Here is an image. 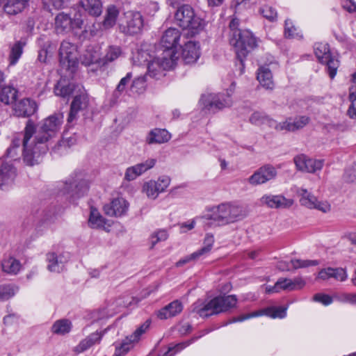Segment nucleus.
I'll return each mask as SVG.
<instances>
[{"label": "nucleus", "instance_id": "1", "mask_svg": "<svg viewBox=\"0 0 356 356\" xmlns=\"http://www.w3.org/2000/svg\"><path fill=\"white\" fill-rule=\"evenodd\" d=\"M63 123V115L60 113L44 119L37 131L33 122L27 121L22 140L24 160L27 165H33L40 156L48 151L51 141L58 136Z\"/></svg>", "mask_w": 356, "mask_h": 356}, {"label": "nucleus", "instance_id": "2", "mask_svg": "<svg viewBox=\"0 0 356 356\" xmlns=\"http://www.w3.org/2000/svg\"><path fill=\"white\" fill-rule=\"evenodd\" d=\"M238 20L233 19L229 24L232 31L230 44L233 46L237 58L241 63L248 54L257 46V39L248 30H238Z\"/></svg>", "mask_w": 356, "mask_h": 356}, {"label": "nucleus", "instance_id": "3", "mask_svg": "<svg viewBox=\"0 0 356 356\" xmlns=\"http://www.w3.org/2000/svg\"><path fill=\"white\" fill-rule=\"evenodd\" d=\"M237 304V298L234 295L219 296L207 302L198 300L193 305V312L202 317H207L213 314L226 312L234 308Z\"/></svg>", "mask_w": 356, "mask_h": 356}, {"label": "nucleus", "instance_id": "4", "mask_svg": "<svg viewBox=\"0 0 356 356\" xmlns=\"http://www.w3.org/2000/svg\"><path fill=\"white\" fill-rule=\"evenodd\" d=\"M246 216L247 213L243 207L227 202L213 208L211 213L207 214L204 218L213 221L218 225H225L240 221Z\"/></svg>", "mask_w": 356, "mask_h": 356}, {"label": "nucleus", "instance_id": "5", "mask_svg": "<svg viewBox=\"0 0 356 356\" xmlns=\"http://www.w3.org/2000/svg\"><path fill=\"white\" fill-rule=\"evenodd\" d=\"M175 18L178 26L183 29L191 30L193 34L198 33L204 26L203 19L198 17L193 8L188 4L178 8Z\"/></svg>", "mask_w": 356, "mask_h": 356}, {"label": "nucleus", "instance_id": "6", "mask_svg": "<svg viewBox=\"0 0 356 356\" xmlns=\"http://www.w3.org/2000/svg\"><path fill=\"white\" fill-rule=\"evenodd\" d=\"M200 102L203 109L212 113L229 108L233 104V100L229 92L204 94L202 95Z\"/></svg>", "mask_w": 356, "mask_h": 356}, {"label": "nucleus", "instance_id": "7", "mask_svg": "<svg viewBox=\"0 0 356 356\" xmlns=\"http://www.w3.org/2000/svg\"><path fill=\"white\" fill-rule=\"evenodd\" d=\"M172 55V51L171 50L163 51L161 55L149 63L147 65V75L152 78L159 79L164 75L163 71L172 69L176 63L175 58H170Z\"/></svg>", "mask_w": 356, "mask_h": 356}, {"label": "nucleus", "instance_id": "8", "mask_svg": "<svg viewBox=\"0 0 356 356\" xmlns=\"http://www.w3.org/2000/svg\"><path fill=\"white\" fill-rule=\"evenodd\" d=\"M120 29L122 32L129 35L140 33L144 26L143 17L140 13L129 10L124 14V17L120 20Z\"/></svg>", "mask_w": 356, "mask_h": 356}, {"label": "nucleus", "instance_id": "9", "mask_svg": "<svg viewBox=\"0 0 356 356\" xmlns=\"http://www.w3.org/2000/svg\"><path fill=\"white\" fill-rule=\"evenodd\" d=\"M314 53L319 62L327 65L330 79H334L339 66V62L332 56L328 44L322 42L316 43Z\"/></svg>", "mask_w": 356, "mask_h": 356}, {"label": "nucleus", "instance_id": "10", "mask_svg": "<svg viewBox=\"0 0 356 356\" xmlns=\"http://www.w3.org/2000/svg\"><path fill=\"white\" fill-rule=\"evenodd\" d=\"M59 60L63 67L73 72L78 65L76 46L67 40L63 41L59 49Z\"/></svg>", "mask_w": 356, "mask_h": 356}, {"label": "nucleus", "instance_id": "11", "mask_svg": "<svg viewBox=\"0 0 356 356\" xmlns=\"http://www.w3.org/2000/svg\"><path fill=\"white\" fill-rule=\"evenodd\" d=\"M54 21L55 30L59 34H65L74 29H81L83 24V21L80 16L75 15L74 18H72L65 13H58Z\"/></svg>", "mask_w": 356, "mask_h": 356}, {"label": "nucleus", "instance_id": "12", "mask_svg": "<svg viewBox=\"0 0 356 356\" xmlns=\"http://www.w3.org/2000/svg\"><path fill=\"white\" fill-rule=\"evenodd\" d=\"M171 183V178L167 175H161L156 180L151 179L145 182L143 186V192L147 197L156 200L159 195L165 191Z\"/></svg>", "mask_w": 356, "mask_h": 356}, {"label": "nucleus", "instance_id": "13", "mask_svg": "<svg viewBox=\"0 0 356 356\" xmlns=\"http://www.w3.org/2000/svg\"><path fill=\"white\" fill-rule=\"evenodd\" d=\"M122 54L120 47L109 46L106 51L105 56L103 58H99L97 56L86 54L81 60L82 63L86 66H90L97 64L98 66H103L111 63L119 58Z\"/></svg>", "mask_w": 356, "mask_h": 356}, {"label": "nucleus", "instance_id": "14", "mask_svg": "<svg viewBox=\"0 0 356 356\" xmlns=\"http://www.w3.org/2000/svg\"><path fill=\"white\" fill-rule=\"evenodd\" d=\"M298 195L300 197L301 205L308 209H316L323 213L329 212L331 206L327 201H318L317 198L305 188H299L297 191Z\"/></svg>", "mask_w": 356, "mask_h": 356}, {"label": "nucleus", "instance_id": "15", "mask_svg": "<svg viewBox=\"0 0 356 356\" xmlns=\"http://www.w3.org/2000/svg\"><path fill=\"white\" fill-rule=\"evenodd\" d=\"M275 168L271 165H264L258 168L248 179L252 186L264 184L274 179L277 176Z\"/></svg>", "mask_w": 356, "mask_h": 356}, {"label": "nucleus", "instance_id": "16", "mask_svg": "<svg viewBox=\"0 0 356 356\" xmlns=\"http://www.w3.org/2000/svg\"><path fill=\"white\" fill-rule=\"evenodd\" d=\"M305 285V280L301 277L293 280L288 278H280L274 286H266L267 293H279L281 291H294L303 288Z\"/></svg>", "mask_w": 356, "mask_h": 356}, {"label": "nucleus", "instance_id": "17", "mask_svg": "<svg viewBox=\"0 0 356 356\" xmlns=\"http://www.w3.org/2000/svg\"><path fill=\"white\" fill-rule=\"evenodd\" d=\"M266 315L272 318H283L286 315V308L283 307H270L263 310L243 314L234 318L232 322H241L250 318Z\"/></svg>", "mask_w": 356, "mask_h": 356}, {"label": "nucleus", "instance_id": "18", "mask_svg": "<svg viewBox=\"0 0 356 356\" xmlns=\"http://www.w3.org/2000/svg\"><path fill=\"white\" fill-rule=\"evenodd\" d=\"M149 325L150 321L149 320L146 321L131 335L127 337L125 341L120 344V346H116L115 356H122L127 353L132 348V343L137 342L140 339V337L147 330Z\"/></svg>", "mask_w": 356, "mask_h": 356}, {"label": "nucleus", "instance_id": "19", "mask_svg": "<svg viewBox=\"0 0 356 356\" xmlns=\"http://www.w3.org/2000/svg\"><path fill=\"white\" fill-rule=\"evenodd\" d=\"M260 204L271 209H289L293 204V200L282 195L266 194L260 198Z\"/></svg>", "mask_w": 356, "mask_h": 356}, {"label": "nucleus", "instance_id": "20", "mask_svg": "<svg viewBox=\"0 0 356 356\" xmlns=\"http://www.w3.org/2000/svg\"><path fill=\"white\" fill-rule=\"evenodd\" d=\"M180 36L181 33L178 29L170 28L165 31L161 40V45L164 48L163 51L171 50L172 51L171 57L172 58H175V61L177 59V56L175 48L179 42Z\"/></svg>", "mask_w": 356, "mask_h": 356}, {"label": "nucleus", "instance_id": "21", "mask_svg": "<svg viewBox=\"0 0 356 356\" xmlns=\"http://www.w3.org/2000/svg\"><path fill=\"white\" fill-rule=\"evenodd\" d=\"M37 109L36 102L29 98H24L13 106L14 114L18 117H29L33 115Z\"/></svg>", "mask_w": 356, "mask_h": 356}, {"label": "nucleus", "instance_id": "22", "mask_svg": "<svg viewBox=\"0 0 356 356\" xmlns=\"http://www.w3.org/2000/svg\"><path fill=\"white\" fill-rule=\"evenodd\" d=\"M294 162L298 170L307 172H314L321 170L323 167L321 160L309 159L303 154L296 156Z\"/></svg>", "mask_w": 356, "mask_h": 356}, {"label": "nucleus", "instance_id": "23", "mask_svg": "<svg viewBox=\"0 0 356 356\" xmlns=\"http://www.w3.org/2000/svg\"><path fill=\"white\" fill-rule=\"evenodd\" d=\"M88 104L89 97L85 91H82L80 94L76 95L72 102L67 122H71L75 120L78 112L87 108Z\"/></svg>", "mask_w": 356, "mask_h": 356}, {"label": "nucleus", "instance_id": "24", "mask_svg": "<svg viewBox=\"0 0 356 356\" xmlns=\"http://www.w3.org/2000/svg\"><path fill=\"white\" fill-rule=\"evenodd\" d=\"M129 208V203L122 197H118L104 207L106 215L119 217L125 214Z\"/></svg>", "mask_w": 356, "mask_h": 356}, {"label": "nucleus", "instance_id": "25", "mask_svg": "<svg viewBox=\"0 0 356 356\" xmlns=\"http://www.w3.org/2000/svg\"><path fill=\"white\" fill-rule=\"evenodd\" d=\"M319 262L317 260L309 259H291L289 262L285 261H280L277 267L279 270L289 271L291 269H298L300 268H306L311 266H317Z\"/></svg>", "mask_w": 356, "mask_h": 356}, {"label": "nucleus", "instance_id": "26", "mask_svg": "<svg viewBox=\"0 0 356 356\" xmlns=\"http://www.w3.org/2000/svg\"><path fill=\"white\" fill-rule=\"evenodd\" d=\"M199 43L189 40L185 43L182 49V57L186 63L190 64L195 63L200 57Z\"/></svg>", "mask_w": 356, "mask_h": 356}, {"label": "nucleus", "instance_id": "27", "mask_svg": "<svg viewBox=\"0 0 356 356\" xmlns=\"http://www.w3.org/2000/svg\"><path fill=\"white\" fill-rule=\"evenodd\" d=\"M171 138L170 134L164 129H154L146 137V143L149 145L162 144L167 143Z\"/></svg>", "mask_w": 356, "mask_h": 356}, {"label": "nucleus", "instance_id": "28", "mask_svg": "<svg viewBox=\"0 0 356 356\" xmlns=\"http://www.w3.org/2000/svg\"><path fill=\"white\" fill-rule=\"evenodd\" d=\"M61 254L58 255L55 252H48L46 255L47 262V269L50 272L60 273L64 269L65 261Z\"/></svg>", "mask_w": 356, "mask_h": 356}, {"label": "nucleus", "instance_id": "29", "mask_svg": "<svg viewBox=\"0 0 356 356\" xmlns=\"http://www.w3.org/2000/svg\"><path fill=\"white\" fill-rule=\"evenodd\" d=\"M182 309V304L179 300H175L161 309L158 312V317L160 319H167L177 316Z\"/></svg>", "mask_w": 356, "mask_h": 356}, {"label": "nucleus", "instance_id": "30", "mask_svg": "<svg viewBox=\"0 0 356 356\" xmlns=\"http://www.w3.org/2000/svg\"><path fill=\"white\" fill-rule=\"evenodd\" d=\"M257 78L262 87L267 90L273 89V75L267 66H261L258 69Z\"/></svg>", "mask_w": 356, "mask_h": 356}, {"label": "nucleus", "instance_id": "31", "mask_svg": "<svg viewBox=\"0 0 356 356\" xmlns=\"http://www.w3.org/2000/svg\"><path fill=\"white\" fill-rule=\"evenodd\" d=\"M79 4L91 16L98 17L102 13L101 0H80Z\"/></svg>", "mask_w": 356, "mask_h": 356}, {"label": "nucleus", "instance_id": "32", "mask_svg": "<svg viewBox=\"0 0 356 356\" xmlns=\"http://www.w3.org/2000/svg\"><path fill=\"white\" fill-rule=\"evenodd\" d=\"M102 335L99 332H94L90 334L88 337L83 339L78 346L74 348V350L78 353H82L93 345L99 343L101 341Z\"/></svg>", "mask_w": 356, "mask_h": 356}, {"label": "nucleus", "instance_id": "33", "mask_svg": "<svg viewBox=\"0 0 356 356\" xmlns=\"http://www.w3.org/2000/svg\"><path fill=\"white\" fill-rule=\"evenodd\" d=\"M29 0H7L3 8L8 15H16L23 10Z\"/></svg>", "mask_w": 356, "mask_h": 356}, {"label": "nucleus", "instance_id": "34", "mask_svg": "<svg viewBox=\"0 0 356 356\" xmlns=\"http://www.w3.org/2000/svg\"><path fill=\"white\" fill-rule=\"evenodd\" d=\"M309 121L307 116H298L295 118H289L286 120V131H295L306 126Z\"/></svg>", "mask_w": 356, "mask_h": 356}, {"label": "nucleus", "instance_id": "35", "mask_svg": "<svg viewBox=\"0 0 356 356\" xmlns=\"http://www.w3.org/2000/svg\"><path fill=\"white\" fill-rule=\"evenodd\" d=\"M106 224V219L100 214L97 209L91 208L88 219V225L92 229L104 228Z\"/></svg>", "mask_w": 356, "mask_h": 356}, {"label": "nucleus", "instance_id": "36", "mask_svg": "<svg viewBox=\"0 0 356 356\" xmlns=\"http://www.w3.org/2000/svg\"><path fill=\"white\" fill-rule=\"evenodd\" d=\"M75 89L73 83H67L65 80H60L54 87V93L56 96L66 97L70 96Z\"/></svg>", "mask_w": 356, "mask_h": 356}, {"label": "nucleus", "instance_id": "37", "mask_svg": "<svg viewBox=\"0 0 356 356\" xmlns=\"http://www.w3.org/2000/svg\"><path fill=\"white\" fill-rule=\"evenodd\" d=\"M119 15V11L114 6H109L106 10L104 19L102 26L105 29L112 28L116 23L117 18Z\"/></svg>", "mask_w": 356, "mask_h": 356}, {"label": "nucleus", "instance_id": "38", "mask_svg": "<svg viewBox=\"0 0 356 356\" xmlns=\"http://www.w3.org/2000/svg\"><path fill=\"white\" fill-rule=\"evenodd\" d=\"M15 175V168L8 163H3L0 168V187L11 181Z\"/></svg>", "mask_w": 356, "mask_h": 356}, {"label": "nucleus", "instance_id": "39", "mask_svg": "<svg viewBox=\"0 0 356 356\" xmlns=\"http://www.w3.org/2000/svg\"><path fill=\"white\" fill-rule=\"evenodd\" d=\"M17 90L10 86H4L0 92V101L5 104L13 103L17 97Z\"/></svg>", "mask_w": 356, "mask_h": 356}, {"label": "nucleus", "instance_id": "40", "mask_svg": "<svg viewBox=\"0 0 356 356\" xmlns=\"http://www.w3.org/2000/svg\"><path fill=\"white\" fill-rule=\"evenodd\" d=\"M66 185L65 190L67 192H69L72 187H74L75 193L78 196L83 195L88 189V182L84 179H76L73 182H70V184L67 183Z\"/></svg>", "mask_w": 356, "mask_h": 356}, {"label": "nucleus", "instance_id": "41", "mask_svg": "<svg viewBox=\"0 0 356 356\" xmlns=\"http://www.w3.org/2000/svg\"><path fill=\"white\" fill-rule=\"evenodd\" d=\"M3 270L8 274L16 275L20 270V262L13 257L3 260L1 264Z\"/></svg>", "mask_w": 356, "mask_h": 356}, {"label": "nucleus", "instance_id": "42", "mask_svg": "<svg viewBox=\"0 0 356 356\" xmlns=\"http://www.w3.org/2000/svg\"><path fill=\"white\" fill-rule=\"evenodd\" d=\"M72 329V323L67 319H60L56 321L51 327L53 333L64 335L70 332Z\"/></svg>", "mask_w": 356, "mask_h": 356}, {"label": "nucleus", "instance_id": "43", "mask_svg": "<svg viewBox=\"0 0 356 356\" xmlns=\"http://www.w3.org/2000/svg\"><path fill=\"white\" fill-rule=\"evenodd\" d=\"M131 77L132 74L129 72L124 77L121 79L113 94V97L115 100L118 99L126 90L127 86L131 82Z\"/></svg>", "mask_w": 356, "mask_h": 356}, {"label": "nucleus", "instance_id": "44", "mask_svg": "<svg viewBox=\"0 0 356 356\" xmlns=\"http://www.w3.org/2000/svg\"><path fill=\"white\" fill-rule=\"evenodd\" d=\"M18 288L13 284L0 285V301L7 300L17 291Z\"/></svg>", "mask_w": 356, "mask_h": 356}, {"label": "nucleus", "instance_id": "45", "mask_svg": "<svg viewBox=\"0 0 356 356\" xmlns=\"http://www.w3.org/2000/svg\"><path fill=\"white\" fill-rule=\"evenodd\" d=\"M23 52V47L21 42H16L11 48L9 55V62L10 65H14L17 63Z\"/></svg>", "mask_w": 356, "mask_h": 356}, {"label": "nucleus", "instance_id": "46", "mask_svg": "<svg viewBox=\"0 0 356 356\" xmlns=\"http://www.w3.org/2000/svg\"><path fill=\"white\" fill-rule=\"evenodd\" d=\"M168 238L167 232L164 229H160L154 232L149 236L150 248L152 249L156 244L159 242L165 241Z\"/></svg>", "mask_w": 356, "mask_h": 356}, {"label": "nucleus", "instance_id": "47", "mask_svg": "<svg viewBox=\"0 0 356 356\" xmlns=\"http://www.w3.org/2000/svg\"><path fill=\"white\" fill-rule=\"evenodd\" d=\"M349 99L351 104L348 114L351 118H356V83L350 88Z\"/></svg>", "mask_w": 356, "mask_h": 356}, {"label": "nucleus", "instance_id": "48", "mask_svg": "<svg viewBox=\"0 0 356 356\" xmlns=\"http://www.w3.org/2000/svg\"><path fill=\"white\" fill-rule=\"evenodd\" d=\"M214 243V237L212 234H207L205 236L204 240V246L199 250L196 251L200 257L208 254L213 245Z\"/></svg>", "mask_w": 356, "mask_h": 356}, {"label": "nucleus", "instance_id": "49", "mask_svg": "<svg viewBox=\"0 0 356 356\" xmlns=\"http://www.w3.org/2000/svg\"><path fill=\"white\" fill-rule=\"evenodd\" d=\"M268 115L264 113L255 111L250 115L249 120L252 124L259 126L265 124Z\"/></svg>", "mask_w": 356, "mask_h": 356}, {"label": "nucleus", "instance_id": "50", "mask_svg": "<svg viewBox=\"0 0 356 356\" xmlns=\"http://www.w3.org/2000/svg\"><path fill=\"white\" fill-rule=\"evenodd\" d=\"M260 13L264 17L270 22L276 20L277 17V11L271 6H264L260 8Z\"/></svg>", "mask_w": 356, "mask_h": 356}, {"label": "nucleus", "instance_id": "51", "mask_svg": "<svg viewBox=\"0 0 356 356\" xmlns=\"http://www.w3.org/2000/svg\"><path fill=\"white\" fill-rule=\"evenodd\" d=\"M156 159H148L144 162L138 163L136 165V168L138 169V172L141 175L144 172H147V170L152 169L154 168V166L156 165Z\"/></svg>", "mask_w": 356, "mask_h": 356}, {"label": "nucleus", "instance_id": "52", "mask_svg": "<svg viewBox=\"0 0 356 356\" xmlns=\"http://www.w3.org/2000/svg\"><path fill=\"white\" fill-rule=\"evenodd\" d=\"M156 159H148L144 162L138 163L136 165V168L138 169V172L141 175L144 172H147V170L152 169L154 168V166L156 165Z\"/></svg>", "mask_w": 356, "mask_h": 356}, {"label": "nucleus", "instance_id": "53", "mask_svg": "<svg viewBox=\"0 0 356 356\" xmlns=\"http://www.w3.org/2000/svg\"><path fill=\"white\" fill-rule=\"evenodd\" d=\"M156 159H148L144 162L138 163L136 165V168L138 169V172L141 175L144 172H147V170L152 169L154 168V166L156 165Z\"/></svg>", "mask_w": 356, "mask_h": 356}, {"label": "nucleus", "instance_id": "54", "mask_svg": "<svg viewBox=\"0 0 356 356\" xmlns=\"http://www.w3.org/2000/svg\"><path fill=\"white\" fill-rule=\"evenodd\" d=\"M284 34L288 38H296L298 35L297 28L293 25L290 19L285 21Z\"/></svg>", "mask_w": 356, "mask_h": 356}, {"label": "nucleus", "instance_id": "55", "mask_svg": "<svg viewBox=\"0 0 356 356\" xmlns=\"http://www.w3.org/2000/svg\"><path fill=\"white\" fill-rule=\"evenodd\" d=\"M265 124H267L269 127L275 129L277 131H286V120L282 122H278L268 116Z\"/></svg>", "mask_w": 356, "mask_h": 356}, {"label": "nucleus", "instance_id": "56", "mask_svg": "<svg viewBox=\"0 0 356 356\" xmlns=\"http://www.w3.org/2000/svg\"><path fill=\"white\" fill-rule=\"evenodd\" d=\"M331 278H334L337 281L343 282L348 277V274L345 268H332Z\"/></svg>", "mask_w": 356, "mask_h": 356}, {"label": "nucleus", "instance_id": "57", "mask_svg": "<svg viewBox=\"0 0 356 356\" xmlns=\"http://www.w3.org/2000/svg\"><path fill=\"white\" fill-rule=\"evenodd\" d=\"M140 173L138 171L136 165L128 168L126 170L124 174V179L127 181H133L136 179L137 177L140 176Z\"/></svg>", "mask_w": 356, "mask_h": 356}, {"label": "nucleus", "instance_id": "58", "mask_svg": "<svg viewBox=\"0 0 356 356\" xmlns=\"http://www.w3.org/2000/svg\"><path fill=\"white\" fill-rule=\"evenodd\" d=\"M313 299L314 300L321 302L323 305L326 306L332 302V298L330 296L323 293H316L314 295Z\"/></svg>", "mask_w": 356, "mask_h": 356}, {"label": "nucleus", "instance_id": "59", "mask_svg": "<svg viewBox=\"0 0 356 356\" xmlns=\"http://www.w3.org/2000/svg\"><path fill=\"white\" fill-rule=\"evenodd\" d=\"M200 257L199 256V254L197 253V252H195L193 253H192L191 254L188 255V256H186L183 259H181L180 260H179L177 263H176V266L177 267H181L183 266L184 265L186 264L187 263L191 261H195V260H197V259H199Z\"/></svg>", "mask_w": 356, "mask_h": 356}, {"label": "nucleus", "instance_id": "60", "mask_svg": "<svg viewBox=\"0 0 356 356\" xmlns=\"http://www.w3.org/2000/svg\"><path fill=\"white\" fill-rule=\"evenodd\" d=\"M21 144V140L19 138H15L12 142V145L8 148L6 151V155L8 157H14L16 153V149L19 147Z\"/></svg>", "mask_w": 356, "mask_h": 356}, {"label": "nucleus", "instance_id": "61", "mask_svg": "<svg viewBox=\"0 0 356 356\" xmlns=\"http://www.w3.org/2000/svg\"><path fill=\"white\" fill-rule=\"evenodd\" d=\"M345 176L348 181H356V163L346 170Z\"/></svg>", "mask_w": 356, "mask_h": 356}, {"label": "nucleus", "instance_id": "62", "mask_svg": "<svg viewBox=\"0 0 356 356\" xmlns=\"http://www.w3.org/2000/svg\"><path fill=\"white\" fill-rule=\"evenodd\" d=\"M332 268H323L319 271L317 279L326 280L331 278Z\"/></svg>", "mask_w": 356, "mask_h": 356}, {"label": "nucleus", "instance_id": "63", "mask_svg": "<svg viewBox=\"0 0 356 356\" xmlns=\"http://www.w3.org/2000/svg\"><path fill=\"white\" fill-rule=\"evenodd\" d=\"M342 302H349L351 304L356 303V293H342L340 296Z\"/></svg>", "mask_w": 356, "mask_h": 356}, {"label": "nucleus", "instance_id": "64", "mask_svg": "<svg viewBox=\"0 0 356 356\" xmlns=\"http://www.w3.org/2000/svg\"><path fill=\"white\" fill-rule=\"evenodd\" d=\"M344 237L353 245H356V232H350L345 234Z\"/></svg>", "mask_w": 356, "mask_h": 356}]
</instances>
